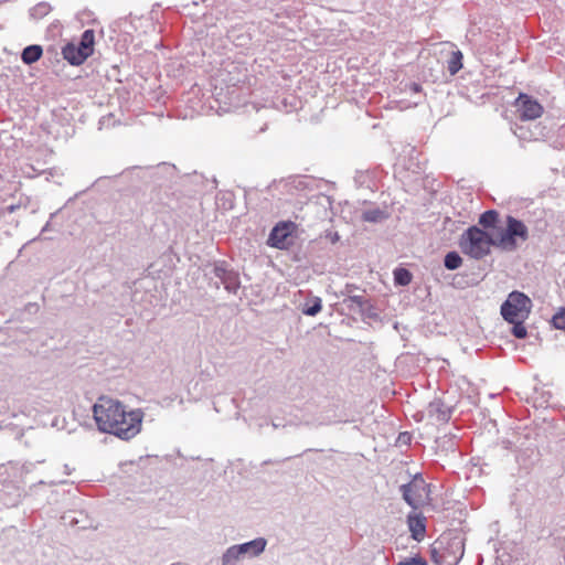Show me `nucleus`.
Segmentation results:
<instances>
[{"instance_id": "f257e3e1", "label": "nucleus", "mask_w": 565, "mask_h": 565, "mask_svg": "<svg viewBox=\"0 0 565 565\" xmlns=\"http://www.w3.org/2000/svg\"><path fill=\"white\" fill-rule=\"evenodd\" d=\"M93 416L100 431L127 440L140 431L143 413L140 409L128 411L120 401L100 396L93 406Z\"/></svg>"}, {"instance_id": "f03ea898", "label": "nucleus", "mask_w": 565, "mask_h": 565, "mask_svg": "<svg viewBox=\"0 0 565 565\" xmlns=\"http://www.w3.org/2000/svg\"><path fill=\"white\" fill-rule=\"evenodd\" d=\"M491 246L497 247L495 238L477 225L469 226L459 239L461 252L477 260L490 254Z\"/></svg>"}, {"instance_id": "7ed1b4c3", "label": "nucleus", "mask_w": 565, "mask_h": 565, "mask_svg": "<svg viewBox=\"0 0 565 565\" xmlns=\"http://www.w3.org/2000/svg\"><path fill=\"white\" fill-rule=\"evenodd\" d=\"M529 238V228L523 221L508 215L505 227L495 237L497 247L502 250L513 252L518 248V239L525 242Z\"/></svg>"}, {"instance_id": "20e7f679", "label": "nucleus", "mask_w": 565, "mask_h": 565, "mask_svg": "<svg viewBox=\"0 0 565 565\" xmlns=\"http://www.w3.org/2000/svg\"><path fill=\"white\" fill-rule=\"evenodd\" d=\"M532 307L533 302L526 294L513 290L501 303L500 313L504 321L514 322L516 319H527Z\"/></svg>"}, {"instance_id": "39448f33", "label": "nucleus", "mask_w": 565, "mask_h": 565, "mask_svg": "<svg viewBox=\"0 0 565 565\" xmlns=\"http://www.w3.org/2000/svg\"><path fill=\"white\" fill-rule=\"evenodd\" d=\"M429 486L420 478H414L407 486L403 487V497L414 509L429 503Z\"/></svg>"}, {"instance_id": "423d86ee", "label": "nucleus", "mask_w": 565, "mask_h": 565, "mask_svg": "<svg viewBox=\"0 0 565 565\" xmlns=\"http://www.w3.org/2000/svg\"><path fill=\"white\" fill-rule=\"evenodd\" d=\"M359 313L361 322L372 329H379L383 324L381 309L367 299L355 295V315Z\"/></svg>"}, {"instance_id": "0eeeda50", "label": "nucleus", "mask_w": 565, "mask_h": 565, "mask_svg": "<svg viewBox=\"0 0 565 565\" xmlns=\"http://www.w3.org/2000/svg\"><path fill=\"white\" fill-rule=\"evenodd\" d=\"M297 225L291 222H279L271 230L268 237V245L278 249H286L292 244V234L296 232Z\"/></svg>"}, {"instance_id": "6e6552de", "label": "nucleus", "mask_w": 565, "mask_h": 565, "mask_svg": "<svg viewBox=\"0 0 565 565\" xmlns=\"http://www.w3.org/2000/svg\"><path fill=\"white\" fill-rule=\"evenodd\" d=\"M514 106L522 121L540 118L544 111L543 106L533 96L520 93L514 102Z\"/></svg>"}, {"instance_id": "1a4fd4ad", "label": "nucleus", "mask_w": 565, "mask_h": 565, "mask_svg": "<svg viewBox=\"0 0 565 565\" xmlns=\"http://www.w3.org/2000/svg\"><path fill=\"white\" fill-rule=\"evenodd\" d=\"M390 215L386 204L380 206L373 202L366 205V207L361 212L360 218L362 222L381 224L388 220Z\"/></svg>"}, {"instance_id": "9d476101", "label": "nucleus", "mask_w": 565, "mask_h": 565, "mask_svg": "<svg viewBox=\"0 0 565 565\" xmlns=\"http://www.w3.org/2000/svg\"><path fill=\"white\" fill-rule=\"evenodd\" d=\"M376 181L367 171H355V191H369L375 195Z\"/></svg>"}, {"instance_id": "9b49d317", "label": "nucleus", "mask_w": 565, "mask_h": 565, "mask_svg": "<svg viewBox=\"0 0 565 565\" xmlns=\"http://www.w3.org/2000/svg\"><path fill=\"white\" fill-rule=\"evenodd\" d=\"M62 55L71 65L75 66L82 65L87 60L74 42L63 46Z\"/></svg>"}, {"instance_id": "f8f14e48", "label": "nucleus", "mask_w": 565, "mask_h": 565, "mask_svg": "<svg viewBox=\"0 0 565 565\" xmlns=\"http://www.w3.org/2000/svg\"><path fill=\"white\" fill-rule=\"evenodd\" d=\"M86 58L93 55L95 46V32L94 30H85L81 36L79 42L76 44Z\"/></svg>"}, {"instance_id": "ddd939ff", "label": "nucleus", "mask_w": 565, "mask_h": 565, "mask_svg": "<svg viewBox=\"0 0 565 565\" xmlns=\"http://www.w3.org/2000/svg\"><path fill=\"white\" fill-rule=\"evenodd\" d=\"M451 412V406L441 401H435L428 406V414L437 420H447Z\"/></svg>"}, {"instance_id": "4468645a", "label": "nucleus", "mask_w": 565, "mask_h": 565, "mask_svg": "<svg viewBox=\"0 0 565 565\" xmlns=\"http://www.w3.org/2000/svg\"><path fill=\"white\" fill-rule=\"evenodd\" d=\"M266 546V541L264 539H256L250 542L237 545L242 555L256 556L260 554Z\"/></svg>"}, {"instance_id": "2eb2a0df", "label": "nucleus", "mask_w": 565, "mask_h": 565, "mask_svg": "<svg viewBox=\"0 0 565 565\" xmlns=\"http://www.w3.org/2000/svg\"><path fill=\"white\" fill-rule=\"evenodd\" d=\"M355 352H360L362 355L360 360L361 367L371 370L375 359L371 347L367 343H360L359 348H355Z\"/></svg>"}, {"instance_id": "dca6fc26", "label": "nucleus", "mask_w": 565, "mask_h": 565, "mask_svg": "<svg viewBox=\"0 0 565 565\" xmlns=\"http://www.w3.org/2000/svg\"><path fill=\"white\" fill-rule=\"evenodd\" d=\"M408 527L415 540H420L425 533V524L423 518L417 514H411L408 516Z\"/></svg>"}, {"instance_id": "f3484780", "label": "nucleus", "mask_w": 565, "mask_h": 565, "mask_svg": "<svg viewBox=\"0 0 565 565\" xmlns=\"http://www.w3.org/2000/svg\"><path fill=\"white\" fill-rule=\"evenodd\" d=\"M463 66V54L460 50L452 51L447 60V70L450 75H456Z\"/></svg>"}, {"instance_id": "a211bd4d", "label": "nucleus", "mask_w": 565, "mask_h": 565, "mask_svg": "<svg viewBox=\"0 0 565 565\" xmlns=\"http://www.w3.org/2000/svg\"><path fill=\"white\" fill-rule=\"evenodd\" d=\"M42 54L43 50L40 45H29L23 50L21 58L25 64H32L39 61Z\"/></svg>"}, {"instance_id": "6ab92c4d", "label": "nucleus", "mask_w": 565, "mask_h": 565, "mask_svg": "<svg viewBox=\"0 0 565 565\" xmlns=\"http://www.w3.org/2000/svg\"><path fill=\"white\" fill-rule=\"evenodd\" d=\"M499 212L487 210L479 216V224L484 228H494L499 222Z\"/></svg>"}, {"instance_id": "aec40b11", "label": "nucleus", "mask_w": 565, "mask_h": 565, "mask_svg": "<svg viewBox=\"0 0 565 565\" xmlns=\"http://www.w3.org/2000/svg\"><path fill=\"white\" fill-rule=\"evenodd\" d=\"M394 284L396 286L405 287L412 282V273L404 267H396L393 271Z\"/></svg>"}, {"instance_id": "412c9836", "label": "nucleus", "mask_w": 565, "mask_h": 565, "mask_svg": "<svg viewBox=\"0 0 565 565\" xmlns=\"http://www.w3.org/2000/svg\"><path fill=\"white\" fill-rule=\"evenodd\" d=\"M462 265V257L457 250L446 253L444 257V266L448 270H456Z\"/></svg>"}, {"instance_id": "4be33fe9", "label": "nucleus", "mask_w": 565, "mask_h": 565, "mask_svg": "<svg viewBox=\"0 0 565 565\" xmlns=\"http://www.w3.org/2000/svg\"><path fill=\"white\" fill-rule=\"evenodd\" d=\"M526 319H516L514 322H509L510 324H512V328H511V334L516 338V339H525L527 337V330H526V327L524 326V321Z\"/></svg>"}, {"instance_id": "5701e85b", "label": "nucleus", "mask_w": 565, "mask_h": 565, "mask_svg": "<svg viewBox=\"0 0 565 565\" xmlns=\"http://www.w3.org/2000/svg\"><path fill=\"white\" fill-rule=\"evenodd\" d=\"M243 556L237 545L230 547L223 555V565H235L239 557Z\"/></svg>"}, {"instance_id": "b1692460", "label": "nucleus", "mask_w": 565, "mask_h": 565, "mask_svg": "<svg viewBox=\"0 0 565 565\" xmlns=\"http://www.w3.org/2000/svg\"><path fill=\"white\" fill-rule=\"evenodd\" d=\"M551 324L556 330H565V308L561 307L551 319Z\"/></svg>"}, {"instance_id": "393cba45", "label": "nucleus", "mask_w": 565, "mask_h": 565, "mask_svg": "<svg viewBox=\"0 0 565 565\" xmlns=\"http://www.w3.org/2000/svg\"><path fill=\"white\" fill-rule=\"evenodd\" d=\"M322 305L321 299L316 298L310 302H307L302 309V312L307 316H316L318 312L321 311Z\"/></svg>"}, {"instance_id": "a878e982", "label": "nucleus", "mask_w": 565, "mask_h": 565, "mask_svg": "<svg viewBox=\"0 0 565 565\" xmlns=\"http://www.w3.org/2000/svg\"><path fill=\"white\" fill-rule=\"evenodd\" d=\"M371 193L369 191H355V202L361 203L363 205H369L373 203Z\"/></svg>"}, {"instance_id": "bb28decb", "label": "nucleus", "mask_w": 565, "mask_h": 565, "mask_svg": "<svg viewBox=\"0 0 565 565\" xmlns=\"http://www.w3.org/2000/svg\"><path fill=\"white\" fill-rule=\"evenodd\" d=\"M404 90L411 95H419V97H422L423 87L417 82H409L405 84Z\"/></svg>"}, {"instance_id": "cd10ccee", "label": "nucleus", "mask_w": 565, "mask_h": 565, "mask_svg": "<svg viewBox=\"0 0 565 565\" xmlns=\"http://www.w3.org/2000/svg\"><path fill=\"white\" fill-rule=\"evenodd\" d=\"M411 440V436L408 433H402L399 434L398 438H397V444L398 445H407Z\"/></svg>"}, {"instance_id": "c85d7f7f", "label": "nucleus", "mask_w": 565, "mask_h": 565, "mask_svg": "<svg viewBox=\"0 0 565 565\" xmlns=\"http://www.w3.org/2000/svg\"><path fill=\"white\" fill-rule=\"evenodd\" d=\"M398 565H427L426 562L419 558H412L409 561L401 562Z\"/></svg>"}, {"instance_id": "c756f323", "label": "nucleus", "mask_w": 565, "mask_h": 565, "mask_svg": "<svg viewBox=\"0 0 565 565\" xmlns=\"http://www.w3.org/2000/svg\"><path fill=\"white\" fill-rule=\"evenodd\" d=\"M537 392L539 391H533V392H531V391H522V394L520 395V398L524 399L526 402H530V399H531L530 393H537Z\"/></svg>"}, {"instance_id": "7c9ffc66", "label": "nucleus", "mask_w": 565, "mask_h": 565, "mask_svg": "<svg viewBox=\"0 0 565 565\" xmlns=\"http://www.w3.org/2000/svg\"><path fill=\"white\" fill-rule=\"evenodd\" d=\"M45 8H46V6L40 4V6H38L36 10H42V9H45Z\"/></svg>"}]
</instances>
